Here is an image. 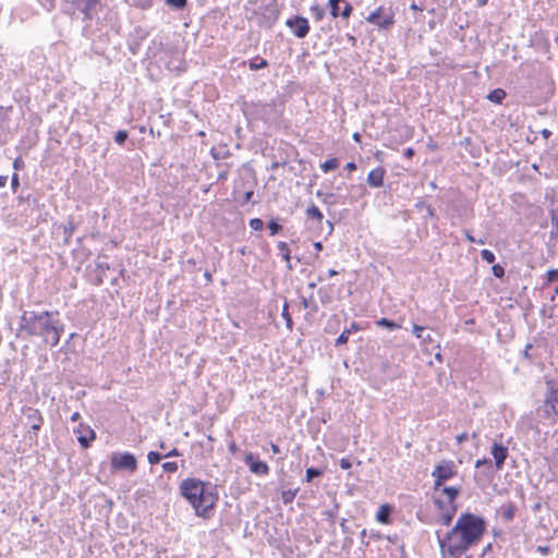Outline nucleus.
<instances>
[{
	"instance_id": "f257e3e1",
	"label": "nucleus",
	"mask_w": 558,
	"mask_h": 558,
	"mask_svg": "<svg viewBox=\"0 0 558 558\" xmlns=\"http://www.w3.org/2000/svg\"><path fill=\"white\" fill-rule=\"evenodd\" d=\"M65 325L58 311L25 310L20 317L15 337H38L43 343L54 348L59 344Z\"/></svg>"
},
{
	"instance_id": "f03ea898",
	"label": "nucleus",
	"mask_w": 558,
	"mask_h": 558,
	"mask_svg": "<svg viewBox=\"0 0 558 558\" xmlns=\"http://www.w3.org/2000/svg\"><path fill=\"white\" fill-rule=\"evenodd\" d=\"M487 530V520L480 514L464 511L459 514L452 527L440 536L436 532L437 539L450 544V553H466L475 547L483 538Z\"/></svg>"
},
{
	"instance_id": "7ed1b4c3",
	"label": "nucleus",
	"mask_w": 558,
	"mask_h": 558,
	"mask_svg": "<svg viewBox=\"0 0 558 558\" xmlns=\"http://www.w3.org/2000/svg\"><path fill=\"white\" fill-rule=\"evenodd\" d=\"M180 496L194 509L197 517L207 518L219 495L217 485L196 477H186L179 485Z\"/></svg>"
},
{
	"instance_id": "20e7f679",
	"label": "nucleus",
	"mask_w": 558,
	"mask_h": 558,
	"mask_svg": "<svg viewBox=\"0 0 558 558\" xmlns=\"http://www.w3.org/2000/svg\"><path fill=\"white\" fill-rule=\"evenodd\" d=\"M547 390L543 405L538 409L543 417L551 420L554 423L558 421V386H555L551 380L546 381Z\"/></svg>"
},
{
	"instance_id": "39448f33",
	"label": "nucleus",
	"mask_w": 558,
	"mask_h": 558,
	"mask_svg": "<svg viewBox=\"0 0 558 558\" xmlns=\"http://www.w3.org/2000/svg\"><path fill=\"white\" fill-rule=\"evenodd\" d=\"M434 478V490L437 492L442 485L457 475V465L452 460L444 459L437 463L432 471Z\"/></svg>"
},
{
	"instance_id": "423d86ee",
	"label": "nucleus",
	"mask_w": 558,
	"mask_h": 558,
	"mask_svg": "<svg viewBox=\"0 0 558 558\" xmlns=\"http://www.w3.org/2000/svg\"><path fill=\"white\" fill-rule=\"evenodd\" d=\"M74 11L83 14L84 22H90L98 19V13L102 8L101 0H64Z\"/></svg>"
},
{
	"instance_id": "0eeeda50",
	"label": "nucleus",
	"mask_w": 558,
	"mask_h": 558,
	"mask_svg": "<svg viewBox=\"0 0 558 558\" xmlns=\"http://www.w3.org/2000/svg\"><path fill=\"white\" fill-rule=\"evenodd\" d=\"M260 14L258 17L259 26L264 28H271L279 19L280 5L277 0H267L263 2L259 8Z\"/></svg>"
},
{
	"instance_id": "6e6552de",
	"label": "nucleus",
	"mask_w": 558,
	"mask_h": 558,
	"mask_svg": "<svg viewBox=\"0 0 558 558\" xmlns=\"http://www.w3.org/2000/svg\"><path fill=\"white\" fill-rule=\"evenodd\" d=\"M110 463L111 468L116 471H128L133 473L137 470L136 457L129 451L112 453Z\"/></svg>"
},
{
	"instance_id": "1a4fd4ad",
	"label": "nucleus",
	"mask_w": 558,
	"mask_h": 558,
	"mask_svg": "<svg viewBox=\"0 0 558 558\" xmlns=\"http://www.w3.org/2000/svg\"><path fill=\"white\" fill-rule=\"evenodd\" d=\"M434 505L438 511V522L445 526H450L457 513L458 505L446 502L441 496L434 498Z\"/></svg>"
},
{
	"instance_id": "9d476101",
	"label": "nucleus",
	"mask_w": 558,
	"mask_h": 558,
	"mask_svg": "<svg viewBox=\"0 0 558 558\" xmlns=\"http://www.w3.org/2000/svg\"><path fill=\"white\" fill-rule=\"evenodd\" d=\"M366 21L380 29H389L395 24V14L391 9L379 7L369 13Z\"/></svg>"
},
{
	"instance_id": "9b49d317",
	"label": "nucleus",
	"mask_w": 558,
	"mask_h": 558,
	"mask_svg": "<svg viewBox=\"0 0 558 558\" xmlns=\"http://www.w3.org/2000/svg\"><path fill=\"white\" fill-rule=\"evenodd\" d=\"M27 424L29 425L28 439L31 441H37V434L44 423V417L39 410L28 408L25 412Z\"/></svg>"
},
{
	"instance_id": "f8f14e48",
	"label": "nucleus",
	"mask_w": 558,
	"mask_h": 558,
	"mask_svg": "<svg viewBox=\"0 0 558 558\" xmlns=\"http://www.w3.org/2000/svg\"><path fill=\"white\" fill-rule=\"evenodd\" d=\"M286 26L290 28L296 38H305L310 33L311 26L308 20L302 15H294L286 21Z\"/></svg>"
},
{
	"instance_id": "ddd939ff",
	"label": "nucleus",
	"mask_w": 558,
	"mask_h": 558,
	"mask_svg": "<svg viewBox=\"0 0 558 558\" xmlns=\"http://www.w3.org/2000/svg\"><path fill=\"white\" fill-rule=\"evenodd\" d=\"M244 463L248 468L250 472L257 476H265L269 473V465L259 460L253 452H246L244 456Z\"/></svg>"
},
{
	"instance_id": "4468645a",
	"label": "nucleus",
	"mask_w": 558,
	"mask_h": 558,
	"mask_svg": "<svg viewBox=\"0 0 558 558\" xmlns=\"http://www.w3.org/2000/svg\"><path fill=\"white\" fill-rule=\"evenodd\" d=\"M490 453L494 457V464L496 470L500 471L508 458V447L502 442L494 441L490 447Z\"/></svg>"
},
{
	"instance_id": "2eb2a0df",
	"label": "nucleus",
	"mask_w": 558,
	"mask_h": 558,
	"mask_svg": "<svg viewBox=\"0 0 558 558\" xmlns=\"http://www.w3.org/2000/svg\"><path fill=\"white\" fill-rule=\"evenodd\" d=\"M74 433H80L77 441L84 449L90 447L92 442L96 439L95 430L83 424H80L78 428L75 429Z\"/></svg>"
},
{
	"instance_id": "dca6fc26",
	"label": "nucleus",
	"mask_w": 558,
	"mask_h": 558,
	"mask_svg": "<svg viewBox=\"0 0 558 558\" xmlns=\"http://www.w3.org/2000/svg\"><path fill=\"white\" fill-rule=\"evenodd\" d=\"M385 175L386 169L384 167H377L368 172L366 182L371 187H381L384 185Z\"/></svg>"
},
{
	"instance_id": "f3484780",
	"label": "nucleus",
	"mask_w": 558,
	"mask_h": 558,
	"mask_svg": "<svg viewBox=\"0 0 558 558\" xmlns=\"http://www.w3.org/2000/svg\"><path fill=\"white\" fill-rule=\"evenodd\" d=\"M395 506L391 504H383L376 512V521L380 524H390Z\"/></svg>"
},
{
	"instance_id": "a211bd4d",
	"label": "nucleus",
	"mask_w": 558,
	"mask_h": 558,
	"mask_svg": "<svg viewBox=\"0 0 558 558\" xmlns=\"http://www.w3.org/2000/svg\"><path fill=\"white\" fill-rule=\"evenodd\" d=\"M546 287H553L554 295L550 299H551V301H554L555 296L558 295V269L557 268H551L546 271L543 288H546Z\"/></svg>"
},
{
	"instance_id": "6ab92c4d",
	"label": "nucleus",
	"mask_w": 558,
	"mask_h": 558,
	"mask_svg": "<svg viewBox=\"0 0 558 558\" xmlns=\"http://www.w3.org/2000/svg\"><path fill=\"white\" fill-rule=\"evenodd\" d=\"M438 492H440L439 496L446 497V499H445L446 502L457 504L456 500L458 499V497L461 494V487L445 486V484H444L442 487H440V489Z\"/></svg>"
},
{
	"instance_id": "aec40b11",
	"label": "nucleus",
	"mask_w": 558,
	"mask_h": 558,
	"mask_svg": "<svg viewBox=\"0 0 558 558\" xmlns=\"http://www.w3.org/2000/svg\"><path fill=\"white\" fill-rule=\"evenodd\" d=\"M517 506L513 502H508L507 505L501 506L500 515L501 519L506 522H510L515 517Z\"/></svg>"
},
{
	"instance_id": "412c9836",
	"label": "nucleus",
	"mask_w": 558,
	"mask_h": 558,
	"mask_svg": "<svg viewBox=\"0 0 558 558\" xmlns=\"http://www.w3.org/2000/svg\"><path fill=\"white\" fill-rule=\"evenodd\" d=\"M506 96H507V94H506L505 89L498 87V88L490 90L487 94L486 99H488L489 101H492L494 104L501 105L504 99L506 98Z\"/></svg>"
},
{
	"instance_id": "4be33fe9",
	"label": "nucleus",
	"mask_w": 558,
	"mask_h": 558,
	"mask_svg": "<svg viewBox=\"0 0 558 558\" xmlns=\"http://www.w3.org/2000/svg\"><path fill=\"white\" fill-rule=\"evenodd\" d=\"M248 69L251 71H258L268 66V61L259 56H256L248 60Z\"/></svg>"
},
{
	"instance_id": "5701e85b",
	"label": "nucleus",
	"mask_w": 558,
	"mask_h": 558,
	"mask_svg": "<svg viewBox=\"0 0 558 558\" xmlns=\"http://www.w3.org/2000/svg\"><path fill=\"white\" fill-rule=\"evenodd\" d=\"M439 550L441 554V558H461L464 553H458L456 556H453V553H450V544L445 543L442 541L437 539Z\"/></svg>"
},
{
	"instance_id": "b1692460",
	"label": "nucleus",
	"mask_w": 558,
	"mask_h": 558,
	"mask_svg": "<svg viewBox=\"0 0 558 558\" xmlns=\"http://www.w3.org/2000/svg\"><path fill=\"white\" fill-rule=\"evenodd\" d=\"M306 216L308 219L317 220L318 222H322L324 219L322 210L315 204L307 207Z\"/></svg>"
},
{
	"instance_id": "393cba45",
	"label": "nucleus",
	"mask_w": 558,
	"mask_h": 558,
	"mask_svg": "<svg viewBox=\"0 0 558 558\" xmlns=\"http://www.w3.org/2000/svg\"><path fill=\"white\" fill-rule=\"evenodd\" d=\"M281 316H282V318L286 322L287 329L289 331H292V329H293V319H292V316H291V314L289 312V303H288L287 300H284V303H283V306H282Z\"/></svg>"
},
{
	"instance_id": "a878e982",
	"label": "nucleus",
	"mask_w": 558,
	"mask_h": 558,
	"mask_svg": "<svg viewBox=\"0 0 558 558\" xmlns=\"http://www.w3.org/2000/svg\"><path fill=\"white\" fill-rule=\"evenodd\" d=\"M376 325L378 327H381V328H385V329H388L390 331H393V330H397L400 328V325L398 323H396L395 320L392 319H389V318H386V317H383L380 319H378L376 322Z\"/></svg>"
},
{
	"instance_id": "bb28decb",
	"label": "nucleus",
	"mask_w": 558,
	"mask_h": 558,
	"mask_svg": "<svg viewBox=\"0 0 558 558\" xmlns=\"http://www.w3.org/2000/svg\"><path fill=\"white\" fill-rule=\"evenodd\" d=\"M548 214H549V218H550V226L558 225V198L551 199Z\"/></svg>"
},
{
	"instance_id": "cd10ccee",
	"label": "nucleus",
	"mask_w": 558,
	"mask_h": 558,
	"mask_svg": "<svg viewBox=\"0 0 558 558\" xmlns=\"http://www.w3.org/2000/svg\"><path fill=\"white\" fill-rule=\"evenodd\" d=\"M338 167H339V159L336 157L329 158L320 165V169L325 173L331 172V171L336 170Z\"/></svg>"
},
{
	"instance_id": "c85d7f7f",
	"label": "nucleus",
	"mask_w": 558,
	"mask_h": 558,
	"mask_svg": "<svg viewBox=\"0 0 558 558\" xmlns=\"http://www.w3.org/2000/svg\"><path fill=\"white\" fill-rule=\"evenodd\" d=\"M324 474V470L316 468V466H310L305 471V482L310 483L316 477H320Z\"/></svg>"
},
{
	"instance_id": "c756f323",
	"label": "nucleus",
	"mask_w": 558,
	"mask_h": 558,
	"mask_svg": "<svg viewBox=\"0 0 558 558\" xmlns=\"http://www.w3.org/2000/svg\"><path fill=\"white\" fill-rule=\"evenodd\" d=\"M316 195L319 197V196H323V203L324 204H327L329 206H332V205H336L337 203H340V201L337 199V195L335 193H323L322 191H317L316 192ZM344 202L341 201V204H343Z\"/></svg>"
},
{
	"instance_id": "7c9ffc66",
	"label": "nucleus",
	"mask_w": 558,
	"mask_h": 558,
	"mask_svg": "<svg viewBox=\"0 0 558 558\" xmlns=\"http://www.w3.org/2000/svg\"><path fill=\"white\" fill-rule=\"evenodd\" d=\"M341 2H344V0H328L327 5L329 8L331 17H333V19L339 17L340 10L342 9V8H340Z\"/></svg>"
},
{
	"instance_id": "2f4dec72",
	"label": "nucleus",
	"mask_w": 558,
	"mask_h": 558,
	"mask_svg": "<svg viewBox=\"0 0 558 558\" xmlns=\"http://www.w3.org/2000/svg\"><path fill=\"white\" fill-rule=\"evenodd\" d=\"M62 230L64 234V243L68 244L70 238L76 230V225L73 222L72 219H70L66 225L62 226Z\"/></svg>"
},
{
	"instance_id": "473e14b6",
	"label": "nucleus",
	"mask_w": 558,
	"mask_h": 558,
	"mask_svg": "<svg viewBox=\"0 0 558 558\" xmlns=\"http://www.w3.org/2000/svg\"><path fill=\"white\" fill-rule=\"evenodd\" d=\"M299 492V488H295V489H288V490H282L281 492V499H282V502L284 505H289L293 501V499L295 498L296 494Z\"/></svg>"
},
{
	"instance_id": "72a5a7b5",
	"label": "nucleus",
	"mask_w": 558,
	"mask_h": 558,
	"mask_svg": "<svg viewBox=\"0 0 558 558\" xmlns=\"http://www.w3.org/2000/svg\"><path fill=\"white\" fill-rule=\"evenodd\" d=\"M310 10L316 21H322L326 15L325 8L320 7L317 3L313 4Z\"/></svg>"
},
{
	"instance_id": "f704fd0d",
	"label": "nucleus",
	"mask_w": 558,
	"mask_h": 558,
	"mask_svg": "<svg viewBox=\"0 0 558 558\" xmlns=\"http://www.w3.org/2000/svg\"><path fill=\"white\" fill-rule=\"evenodd\" d=\"M277 247L281 252L282 259L289 263L291 259V254L287 242L279 241Z\"/></svg>"
},
{
	"instance_id": "c9c22d12",
	"label": "nucleus",
	"mask_w": 558,
	"mask_h": 558,
	"mask_svg": "<svg viewBox=\"0 0 558 558\" xmlns=\"http://www.w3.org/2000/svg\"><path fill=\"white\" fill-rule=\"evenodd\" d=\"M165 3L177 11L184 10L187 5V0H165Z\"/></svg>"
},
{
	"instance_id": "e433bc0d",
	"label": "nucleus",
	"mask_w": 558,
	"mask_h": 558,
	"mask_svg": "<svg viewBox=\"0 0 558 558\" xmlns=\"http://www.w3.org/2000/svg\"><path fill=\"white\" fill-rule=\"evenodd\" d=\"M317 294L319 296L320 303L323 305L329 304L331 302V295L329 294V289L326 287H322L318 289Z\"/></svg>"
},
{
	"instance_id": "4c0bfd02",
	"label": "nucleus",
	"mask_w": 558,
	"mask_h": 558,
	"mask_svg": "<svg viewBox=\"0 0 558 558\" xmlns=\"http://www.w3.org/2000/svg\"><path fill=\"white\" fill-rule=\"evenodd\" d=\"M267 228L270 235H276L282 230V226L278 222L277 218H272L268 221Z\"/></svg>"
},
{
	"instance_id": "58836bf2",
	"label": "nucleus",
	"mask_w": 558,
	"mask_h": 558,
	"mask_svg": "<svg viewBox=\"0 0 558 558\" xmlns=\"http://www.w3.org/2000/svg\"><path fill=\"white\" fill-rule=\"evenodd\" d=\"M343 3V7L342 9L340 10V15L339 17H341L342 20H349L350 16L352 15V12H353V7L351 3L347 2V0H344Z\"/></svg>"
},
{
	"instance_id": "ea45409f",
	"label": "nucleus",
	"mask_w": 558,
	"mask_h": 558,
	"mask_svg": "<svg viewBox=\"0 0 558 558\" xmlns=\"http://www.w3.org/2000/svg\"><path fill=\"white\" fill-rule=\"evenodd\" d=\"M301 304L304 308H310L312 312H317L318 306L313 300V294L310 298L302 296Z\"/></svg>"
},
{
	"instance_id": "a19ab883",
	"label": "nucleus",
	"mask_w": 558,
	"mask_h": 558,
	"mask_svg": "<svg viewBox=\"0 0 558 558\" xmlns=\"http://www.w3.org/2000/svg\"><path fill=\"white\" fill-rule=\"evenodd\" d=\"M129 138V132L126 130H119L116 132L114 134V142L120 145V146H123L125 144V142L128 141Z\"/></svg>"
},
{
	"instance_id": "79ce46f5",
	"label": "nucleus",
	"mask_w": 558,
	"mask_h": 558,
	"mask_svg": "<svg viewBox=\"0 0 558 558\" xmlns=\"http://www.w3.org/2000/svg\"><path fill=\"white\" fill-rule=\"evenodd\" d=\"M350 337V330H343L335 341L336 347H341L348 343Z\"/></svg>"
},
{
	"instance_id": "37998d69",
	"label": "nucleus",
	"mask_w": 558,
	"mask_h": 558,
	"mask_svg": "<svg viewBox=\"0 0 558 558\" xmlns=\"http://www.w3.org/2000/svg\"><path fill=\"white\" fill-rule=\"evenodd\" d=\"M163 459V454L158 451H149L147 454V460L151 465L158 464Z\"/></svg>"
},
{
	"instance_id": "c03bdc74",
	"label": "nucleus",
	"mask_w": 558,
	"mask_h": 558,
	"mask_svg": "<svg viewBox=\"0 0 558 558\" xmlns=\"http://www.w3.org/2000/svg\"><path fill=\"white\" fill-rule=\"evenodd\" d=\"M481 257L487 264H494L495 259H496L494 252H492L490 250H487V248H484L481 251Z\"/></svg>"
},
{
	"instance_id": "a18cd8bd",
	"label": "nucleus",
	"mask_w": 558,
	"mask_h": 558,
	"mask_svg": "<svg viewBox=\"0 0 558 558\" xmlns=\"http://www.w3.org/2000/svg\"><path fill=\"white\" fill-rule=\"evenodd\" d=\"M248 226L254 230V231H262L264 229V221L260 219V218H252L250 221H248Z\"/></svg>"
},
{
	"instance_id": "49530a36",
	"label": "nucleus",
	"mask_w": 558,
	"mask_h": 558,
	"mask_svg": "<svg viewBox=\"0 0 558 558\" xmlns=\"http://www.w3.org/2000/svg\"><path fill=\"white\" fill-rule=\"evenodd\" d=\"M492 272L498 279H502L505 277V268L500 264H493Z\"/></svg>"
},
{
	"instance_id": "de8ad7c7",
	"label": "nucleus",
	"mask_w": 558,
	"mask_h": 558,
	"mask_svg": "<svg viewBox=\"0 0 558 558\" xmlns=\"http://www.w3.org/2000/svg\"><path fill=\"white\" fill-rule=\"evenodd\" d=\"M210 154L215 160L223 159L229 155L228 150L211 148Z\"/></svg>"
},
{
	"instance_id": "09e8293b",
	"label": "nucleus",
	"mask_w": 558,
	"mask_h": 558,
	"mask_svg": "<svg viewBox=\"0 0 558 558\" xmlns=\"http://www.w3.org/2000/svg\"><path fill=\"white\" fill-rule=\"evenodd\" d=\"M162 470L166 473H174L178 470V463L174 461L165 462V463H162Z\"/></svg>"
},
{
	"instance_id": "8fccbe9b",
	"label": "nucleus",
	"mask_w": 558,
	"mask_h": 558,
	"mask_svg": "<svg viewBox=\"0 0 558 558\" xmlns=\"http://www.w3.org/2000/svg\"><path fill=\"white\" fill-rule=\"evenodd\" d=\"M481 466H487L488 469H493V461L492 459L489 458H483V459H477L475 461V468L478 469Z\"/></svg>"
},
{
	"instance_id": "3c124183",
	"label": "nucleus",
	"mask_w": 558,
	"mask_h": 558,
	"mask_svg": "<svg viewBox=\"0 0 558 558\" xmlns=\"http://www.w3.org/2000/svg\"><path fill=\"white\" fill-rule=\"evenodd\" d=\"M533 348V344L532 343H527L522 352V357L527 361L529 363H532L533 362V356L532 354L530 353V351L532 350Z\"/></svg>"
},
{
	"instance_id": "603ef678",
	"label": "nucleus",
	"mask_w": 558,
	"mask_h": 558,
	"mask_svg": "<svg viewBox=\"0 0 558 558\" xmlns=\"http://www.w3.org/2000/svg\"><path fill=\"white\" fill-rule=\"evenodd\" d=\"M426 215L423 217L424 220H426L427 218L429 219H433V220H437L438 219V216L436 214V210L434 207H432L430 205L426 206Z\"/></svg>"
},
{
	"instance_id": "864d4df0",
	"label": "nucleus",
	"mask_w": 558,
	"mask_h": 558,
	"mask_svg": "<svg viewBox=\"0 0 558 558\" xmlns=\"http://www.w3.org/2000/svg\"><path fill=\"white\" fill-rule=\"evenodd\" d=\"M20 186V177L16 172H14L11 177V189L13 193H16Z\"/></svg>"
},
{
	"instance_id": "5fc2aeb1",
	"label": "nucleus",
	"mask_w": 558,
	"mask_h": 558,
	"mask_svg": "<svg viewBox=\"0 0 558 558\" xmlns=\"http://www.w3.org/2000/svg\"><path fill=\"white\" fill-rule=\"evenodd\" d=\"M12 166H13V169H14L15 171H20V170L24 169V167H25V162H24V160L22 159V157H16V158L13 160V165H12Z\"/></svg>"
},
{
	"instance_id": "6e6d98bb",
	"label": "nucleus",
	"mask_w": 558,
	"mask_h": 558,
	"mask_svg": "<svg viewBox=\"0 0 558 558\" xmlns=\"http://www.w3.org/2000/svg\"><path fill=\"white\" fill-rule=\"evenodd\" d=\"M424 330H425V327L424 326H421V325H416L414 324L413 325V335L418 339V338H423V333H424Z\"/></svg>"
},
{
	"instance_id": "4d7b16f0",
	"label": "nucleus",
	"mask_w": 558,
	"mask_h": 558,
	"mask_svg": "<svg viewBox=\"0 0 558 558\" xmlns=\"http://www.w3.org/2000/svg\"><path fill=\"white\" fill-rule=\"evenodd\" d=\"M339 466L342 469V470H349L352 468V462L349 458H341L340 461H339Z\"/></svg>"
},
{
	"instance_id": "13d9d810",
	"label": "nucleus",
	"mask_w": 558,
	"mask_h": 558,
	"mask_svg": "<svg viewBox=\"0 0 558 558\" xmlns=\"http://www.w3.org/2000/svg\"><path fill=\"white\" fill-rule=\"evenodd\" d=\"M536 551L542 556H548L550 554V547L546 545H539L536 547Z\"/></svg>"
},
{
	"instance_id": "bf43d9fd",
	"label": "nucleus",
	"mask_w": 558,
	"mask_h": 558,
	"mask_svg": "<svg viewBox=\"0 0 558 558\" xmlns=\"http://www.w3.org/2000/svg\"><path fill=\"white\" fill-rule=\"evenodd\" d=\"M181 452L178 448H172L170 451H168L166 454H163V458H174L180 457Z\"/></svg>"
},
{
	"instance_id": "052dcab7",
	"label": "nucleus",
	"mask_w": 558,
	"mask_h": 558,
	"mask_svg": "<svg viewBox=\"0 0 558 558\" xmlns=\"http://www.w3.org/2000/svg\"><path fill=\"white\" fill-rule=\"evenodd\" d=\"M340 529L343 534H351L350 527L347 525V519L340 521Z\"/></svg>"
},
{
	"instance_id": "680f3d73",
	"label": "nucleus",
	"mask_w": 558,
	"mask_h": 558,
	"mask_svg": "<svg viewBox=\"0 0 558 558\" xmlns=\"http://www.w3.org/2000/svg\"><path fill=\"white\" fill-rule=\"evenodd\" d=\"M558 236V225L556 226H550V231H549V239L550 240H556Z\"/></svg>"
},
{
	"instance_id": "e2e57ef3",
	"label": "nucleus",
	"mask_w": 558,
	"mask_h": 558,
	"mask_svg": "<svg viewBox=\"0 0 558 558\" xmlns=\"http://www.w3.org/2000/svg\"><path fill=\"white\" fill-rule=\"evenodd\" d=\"M345 330H350V335H351L352 332L360 331L361 330V326H360L359 323L352 322L351 326L349 328H345Z\"/></svg>"
},
{
	"instance_id": "0e129e2a",
	"label": "nucleus",
	"mask_w": 558,
	"mask_h": 558,
	"mask_svg": "<svg viewBox=\"0 0 558 558\" xmlns=\"http://www.w3.org/2000/svg\"><path fill=\"white\" fill-rule=\"evenodd\" d=\"M468 438H469V435L466 433H461L456 436V440L458 444H463L464 441L468 440Z\"/></svg>"
},
{
	"instance_id": "69168bd1",
	"label": "nucleus",
	"mask_w": 558,
	"mask_h": 558,
	"mask_svg": "<svg viewBox=\"0 0 558 558\" xmlns=\"http://www.w3.org/2000/svg\"><path fill=\"white\" fill-rule=\"evenodd\" d=\"M253 195H254V191H253V190L246 191V192L244 193L243 203H248V202H251V199H252Z\"/></svg>"
},
{
	"instance_id": "338daca9",
	"label": "nucleus",
	"mask_w": 558,
	"mask_h": 558,
	"mask_svg": "<svg viewBox=\"0 0 558 558\" xmlns=\"http://www.w3.org/2000/svg\"><path fill=\"white\" fill-rule=\"evenodd\" d=\"M415 155V150L412 147H408L404 149V157L411 159Z\"/></svg>"
},
{
	"instance_id": "774afa93",
	"label": "nucleus",
	"mask_w": 558,
	"mask_h": 558,
	"mask_svg": "<svg viewBox=\"0 0 558 558\" xmlns=\"http://www.w3.org/2000/svg\"><path fill=\"white\" fill-rule=\"evenodd\" d=\"M356 163L354 161H350L345 165L344 169L348 170L349 172H352V171H355L356 170Z\"/></svg>"
}]
</instances>
